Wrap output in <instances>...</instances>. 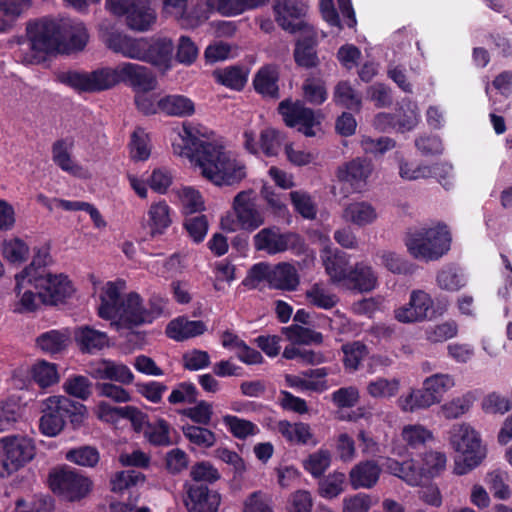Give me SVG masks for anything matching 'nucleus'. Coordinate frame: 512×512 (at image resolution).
Segmentation results:
<instances>
[{"mask_svg": "<svg viewBox=\"0 0 512 512\" xmlns=\"http://www.w3.org/2000/svg\"><path fill=\"white\" fill-rule=\"evenodd\" d=\"M198 131L184 124L172 142L173 152L195 161L202 175L217 186H232L246 177L245 165L237 160L223 145L201 139Z\"/></svg>", "mask_w": 512, "mask_h": 512, "instance_id": "1", "label": "nucleus"}, {"mask_svg": "<svg viewBox=\"0 0 512 512\" xmlns=\"http://www.w3.org/2000/svg\"><path fill=\"white\" fill-rule=\"evenodd\" d=\"M57 82L82 93H98L112 89L119 83L130 86L135 93L150 92L156 89L157 79L147 67L125 62L116 68L101 67L91 72L75 70L59 72Z\"/></svg>", "mask_w": 512, "mask_h": 512, "instance_id": "2", "label": "nucleus"}, {"mask_svg": "<svg viewBox=\"0 0 512 512\" xmlns=\"http://www.w3.org/2000/svg\"><path fill=\"white\" fill-rule=\"evenodd\" d=\"M100 301L98 315L102 319L118 318L117 324L126 329L149 324L143 299L136 292H130L122 298L118 287L108 282L100 295Z\"/></svg>", "mask_w": 512, "mask_h": 512, "instance_id": "3", "label": "nucleus"}, {"mask_svg": "<svg viewBox=\"0 0 512 512\" xmlns=\"http://www.w3.org/2000/svg\"><path fill=\"white\" fill-rule=\"evenodd\" d=\"M86 414L84 404L65 396H50L43 403L39 431L47 437H55L63 431L67 420L73 429H78Z\"/></svg>", "mask_w": 512, "mask_h": 512, "instance_id": "4", "label": "nucleus"}, {"mask_svg": "<svg viewBox=\"0 0 512 512\" xmlns=\"http://www.w3.org/2000/svg\"><path fill=\"white\" fill-rule=\"evenodd\" d=\"M452 242V235L445 223L433 227H421L410 230L405 245L412 257L426 262L437 261L446 255Z\"/></svg>", "mask_w": 512, "mask_h": 512, "instance_id": "5", "label": "nucleus"}, {"mask_svg": "<svg viewBox=\"0 0 512 512\" xmlns=\"http://www.w3.org/2000/svg\"><path fill=\"white\" fill-rule=\"evenodd\" d=\"M450 444L460 454L455 459L454 472L457 475L469 473L486 457L480 435L470 425H454L450 431Z\"/></svg>", "mask_w": 512, "mask_h": 512, "instance_id": "6", "label": "nucleus"}, {"mask_svg": "<svg viewBox=\"0 0 512 512\" xmlns=\"http://www.w3.org/2000/svg\"><path fill=\"white\" fill-rule=\"evenodd\" d=\"M35 456L32 439L11 435L0 439V475H10L30 462Z\"/></svg>", "mask_w": 512, "mask_h": 512, "instance_id": "7", "label": "nucleus"}, {"mask_svg": "<svg viewBox=\"0 0 512 512\" xmlns=\"http://www.w3.org/2000/svg\"><path fill=\"white\" fill-rule=\"evenodd\" d=\"M33 272L26 285L32 286L43 304L58 305L65 303L74 292L72 282L64 274H38Z\"/></svg>", "mask_w": 512, "mask_h": 512, "instance_id": "8", "label": "nucleus"}, {"mask_svg": "<svg viewBox=\"0 0 512 512\" xmlns=\"http://www.w3.org/2000/svg\"><path fill=\"white\" fill-rule=\"evenodd\" d=\"M51 490L68 501L74 502L85 498L92 489L90 478L76 469L63 466L49 474Z\"/></svg>", "mask_w": 512, "mask_h": 512, "instance_id": "9", "label": "nucleus"}, {"mask_svg": "<svg viewBox=\"0 0 512 512\" xmlns=\"http://www.w3.org/2000/svg\"><path fill=\"white\" fill-rule=\"evenodd\" d=\"M32 51L44 55L60 52L64 44L61 25L52 19L43 18L30 22L26 28Z\"/></svg>", "mask_w": 512, "mask_h": 512, "instance_id": "10", "label": "nucleus"}, {"mask_svg": "<svg viewBox=\"0 0 512 512\" xmlns=\"http://www.w3.org/2000/svg\"><path fill=\"white\" fill-rule=\"evenodd\" d=\"M107 9L116 16H125L127 26L147 31L156 21V12L146 0H106Z\"/></svg>", "mask_w": 512, "mask_h": 512, "instance_id": "11", "label": "nucleus"}, {"mask_svg": "<svg viewBox=\"0 0 512 512\" xmlns=\"http://www.w3.org/2000/svg\"><path fill=\"white\" fill-rule=\"evenodd\" d=\"M278 113L282 116L286 126L297 127V130L306 137H314L315 127L321 125L322 114L306 107L301 101L292 102L289 99L279 103Z\"/></svg>", "mask_w": 512, "mask_h": 512, "instance_id": "12", "label": "nucleus"}, {"mask_svg": "<svg viewBox=\"0 0 512 512\" xmlns=\"http://www.w3.org/2000/svg\"><path fill=\"white\" fill-rule=\"evenodd\" d=\"M308 7L301 0H274L276 23L290 34L311 32L313 27L306 20Z\"/></svg>", "mask_w": 512, "mask_h": 512, "instance_id": "13", "label": "nucleus"}, {"mask_svg": "<svg viewBox=\"0 0 512 512\" xmlns=\"http://www.w3.org/2000/svg\"><path fill=\"white\" fill-rule=\"evenodd\" d=\"M446 310V303L434 308L431 296L423 290H413L409 302L395 310V318L401 323H414L431 320Z\"/></svg>", "mask_w": 512, "mask_h": 512, "instance_id": "14", "label": "nucleus"}, {"mask_svg": "<svg viewBox=\"0 0 512 512\" xmlns=\"http://www.w3.org/2000/svg\"><path fill=\"white\" fill-rule=\"evenodd\" d=\"M253 242L257 251H265L269 255L295 249L303 243L299 234L294 232L281 233L280 229L275 226L261 229L253 237Z\"/></svg>", "mask_w": 512, "mask_h": 512, "instance_id": "15", "label": "nucleus"}, {"mask_svg": "<svg viewBox=\"0 0 512 512\" xmlns=\"http://www.w3.org/2000/svg\"><path fill=\"white\" fill-rule=\"evenodd\" d=\"M374 170L371 159L356 157L338 167L336 176L352 192H361L367 186L368 178Z\"/></svg>", "mask_w": 512, "mask_h": 512, "instance_id": "16", "label": "nucleus"}, {"mask_svg": "<svg viewBox=\"0 0 512 512\" xmlns=\"http://www.w3.org/2000/svg\"><path fill=\"white\" fill-rule=\"evenodd\" d=\"M184 504L188 512H217L221 495L205 484L185 483Z\"/></svg>", "mask_w": 512, "mask_h": 512, "instance_id": "17", "label": "nucleus"}, {"mask_svg": "<svg viewBox=\"0 0 512 512\" xmlns=\"http://www.w3.org/2000/svg\"><path fill=\"white\" fill-rule=\"evenodd\" d=\"M252 191H241L233 200V209L235 211L239 226L252 232L259 228L264 223V217L260 211L257 210L256 205L252 199Z\"/></svg>", "mask_w": 512, "mask_h": 512, "instance_id": "18", "label": "nucleus"}, {"mask_svg": "<svg viewBox=\"0 0 512 512\" xmlns=\"http://www.w3.org/2000/svg\"><path fill=\"white\" fill-rule=\"evenodd\" d=\"M144 51L139 60L148 62L158 68L170 67L173 52V42L168 38H158L153 41L145 39Z\"/></svg>", "mask_w": 512, "mask_h": 512, "instance_id": "19", "label": "nucleus"}, {"mask_svg": "<svg viewBox=\"0 0 512 512\" xmlns=\"http://www.w3.org/2000/svg\"><path fill=\"white\" fill-rule=\"evenodd\" d=\"M74 144L75 141L73 137H65L56 140L51 147L52 160L62 171L73 176H79L82 171V166L72 157Z\"/></svg>", "mask_w": 512, "mask_h": 512, "instance_id": "20", "label": "nucleus"}, {"mask_svg": "<svg viewBox=\"0 0 512 512\" xmlns=\"http://www.w3.org/2000/svg\"><path fill=\"white\" fill-rule=\"evenodd\" d=\"M171 208L165 200L154 202L147 211L144 228L148 229L151 237L163 235L171 226Z\"/></svg>", "mask_w": 512, "mask_h": 512, "instance_id": "21", "label": "nucleus"}, {"mask_svg": "<svg viewBox=\"0 0 512 512\" xmlns=\"http://www.w3.org/2000/svg\"><path fill=\"white\" fill-rule=\"evenodd\" d=\"M107 47L115 53L139 60L143 53L145 39H135L118 31L110 32L106 38Z\"/></svg>", "mask_w": 512, "mask_h": 512, "instance_id": "22", "label": "nucleus"}, {"mask_svg": "<svg viewBox=\"0 0 512 512\" xmlns=\"http://www.w3.org/2000/svg\"><path fill=\"white\" fill-rule=\"evenodd\" d=\"M74 340L82 353L93 354L109 346L107 333L96 330L89 325L75 328Z\"/></svg>", "mask_w": 512, "mask_h": 512, "instance_id": "23", "label": "nucleus"}, {"mask_svg": "<svg viewBox=\"0 0 512 512\" xmlns=\"http://www.w3.org/2000/svg\"><path fill=\"white\" fill-rule=\"evenodd\" d=\"M381 468L374 460H364L356 464L349 472V482L352 488L374 487L380 477Z\"/></svg>", "mask_w": 512, "mask_h": 512, "instance_id": "24", "label": "nucleus"}, {"mask_svg": "<svg viewBox=\"0 0 512 512\" xmlns=\"http://www.w3.org/2000/svg\"><path fill=\"white\" fill-rule=\"evenodd\" d=\"M93 376L97 379L115 381L123 385L132 384L134 381V374L127 365L110 359H102L94 368Z\"/></svg>", "mask_w": 512, "mask_h": 512, "instance_id": "25", "label": "nucleus"}, {"mask_svg": "<svg viewBox=\"0 0 512 512\" xmlns=\"http://www.w3.org/2000/svg\"><path fill=\"white\" fill-rule=\"evenodd\" d=\"M206 331V325L201 320H188L178 317L169 322L165 333L168 338L175 341H184L189 338L202 335Z\"/></svg>", "mask_w": 512, "mask_h": 512, "instance_id": "26", "label": "nucleus"}, {"mask_svg": "<svg viewBox=\"0 0 512 512\" xmlns=\"http://www.w3.org/2000/svg\"><path fill=\"white\" fill-rule=\"evenodd\" d=\"M348 288L358 292H370L377 285V276L373 269L363 263H357L343 282Z\"/></svg>", "mask_w": 512, "mask_h": 512, "instance_id": "27", "label": "nucleus"}, {"mask_svg": "<svg viewBox=\"0 0 512 512\" xmlns=\"http://www.w3.org/2000/svg\"><path fill=\"white\" fill-rule=\"evenodd\" d=\"M69 342L70 334L66 329H51L39 334L35 339L37 348L50 355L60 354L65 351Z\"/></svg>", "mask_w": 512, "mask_h": 512, "instance_id": "28", "label": "nucleus"}, {"mask_svg": "<svg viewBox=\"0 0 512 512\" xmlns=\"http://www.w3.org/2000/svg\"><path fill=\"white\" fill-rule=\"evenodd\" d=\"M387 469L392 475L397 476L411 486H418L424 477L423 468L414 459L402 462L389 459L387 461Z\"/></svg>", "mask_w": 512, "mask_h": 512, "instance_id": "29", "label": "nucleus"}, {"mask_svg": "<svg viewBox=\"0 0 512 512\" xmlns=\"http://www.w3.org/2000/svg\"><path fill=\"white\" fill-rule=\"evenodd\" d=\"M159 112L167 116L188 117L194 114V102L184 95H166L158 100Z\"/></svg>", "mask_w": 512, "mask_h": 512, "instance_id": "30", "label": "nucleus"}, {"mask_svg": "<svg viewBox=\"0 0 512 512\" xmlns=\"http://www.w3.org/2000/svg\"><path fill=\"white\" fill-rule=\"evenodd\" d=\"M299 285V276L295 267L289 263L281 262L272 267L270 288L294 291Z\"/></svg>", "mask_w": 512, "mask_h": 512, "instance_id": "31", "label": "nucleus"}, {"mask_svg": "<svg viewBox=\"0 0 512 512\" xmlns=\"http://www.w3.org/2000/svg\"><path fill=\"white\" fill-rule=\"evenodd\" d=\"M279 73L275 67L266 65L258 70L253 79V86L257 93L264 97L279 98Z\"/></svg>", "mask_w": 512, "mask_h": 512, "instance_id": "32", "label": "nucleus"}, {"mask_svg": "<svg viewBox=\"0 0 512 512\" xmlns=\"http://www.w3.org/2000/svg\"><path fill=\"white\" fill-rule=\"evenodd\" d=\"M322 257L326 273L330 276L332 282H344L349 271L352 269L349 267L347 254L340 250H335L334 252L325 250V255Z\"/></svg>", "mask_w": 512, "mask_h": 512, "instance_id": "33", "label": "nucleus"}, {"mask_svg": "<svg viewBox=\"0 0 512 512\" xmlns=\"http://www.w3.org/2000/svg\"><path fill=\"white\" fill-rule=\"evenodd\" d=\"M316 47L317 39L315 35L298 39L293 53L295 63L307 69L316 67L319 63Z\"/></svg>", "mask_w": 512, "mask_h": 512, "instance_id": "34", "label": "nucleus"}, {"mask_svg": "<svg viewBox=\"0 0 512 512\" xmlns=\"http://www.w3.org/2000/svg\"><path fill=\"white\" fill-rule=\"evenodd\" d=\"M277 431L287 442L299 445H307L313 438L310 425L304 422L292 424L288 420H280L277 423Z\"/></svg>", "mask_w": 512, "mask_h": 512, "instance_id": "35", "label": "nucleus"}, {"mask_svg": "<svg viewBox=\"0 0 512 512\" xmlns=\"http://www.w3.org/2000/svg\"><path fill=\"white\" fill-rule=\"evenodd\" d=\"M286 132L268 127L260 132V147L261 152L266 157H276L279 155L281 147H285L288 143Z\"/></svg>", "mask_w": 512, "mask_h": 512, "instance_id": "36", "label": "nucleus"}, {"mask_svg": "<svg viewBox=\"0 0 512 512\" xmlns=\"http://www.w3.org/2000/svg\"><path fill=\"white\" fill-rule=\"evenodd\" d=\"M398 405L404 412H415L420 409H427L436 404L428 390L423 385L422 388L413 389L407 395L398 398Z\"/></svg>", "mask_w": 512, "mask_h": 512, "instance_id": "37", "label": "nucleus"}, {"mask_svg": "<svg viewBox=\"0 0 512 512\" xmlns=\"http://www.w3.org/2000/svg\"><path fill=\"white\" fill-rule=\"evenodd\" d=\"M50 254L47 249H39L35 255L33 256L32 262L28 267L22 270L21 273L15 276L16 281V289L20 291L22 287H24L29 280H31L30 276L33 272H40L39 274H47L49 271L47 270V265L50 262Z\"/></svg>", "mask_w": 512, "mask_h": 512, "instance_id": "38", "label": "nucleus"}, {"mask_svg": "<svg viewBox=\"0 0 512 512\" xmlns=\"http://www.w3.org/2000/svg\"><path fill=\"white\" fill-rule=\"evenodd\" d=\"M333 101L336 105L355 112L360 110L362 104L361 95L348 81L338 82L334 89Z\"/></svg>", "mask_w": 512, "mask_h": 512, "instance_id": "39", "label": "nucleus"}, {"mask_svg": "<svg viewBox=\"0 0 512 512\" xmlns=\"http://www.w3.org/2000/svg\"><path fill=\"white\" fill-rule=\"evenodd\" d=\"M281 332L289 341L296 344L320 345L323 342V335L321 332L298 324L282 327Z\"/></svg>", "mask_w": 512, "mask_h": 512, "instance_id": "40", "label": "nucleus"}, {"mask_svg": "<svg viewBox=\"0 0 512 512\" xmlns=\"http://www.w3.org/2000/svg\"><path fill=\"white\" fill-rule=\"evenodd\" d=\"M31 377L40 388L51 387L59 382L57 365L46 360H40L32 366Z\"/></svg>", "mask_w": 512, "mask_h": 512, "instance_id": "41", "label": "nucleus"}, {"mask_svg": "<svg viewBox=\"0 0 512 512\" xmlns=\"http://www.w3.org/2000/svg\"><path fill=\"white\" fill-rule=\"evenodd\" d=\"M144 437L153 446H170V424L163 418L154 422H147L144 428Z\"/></svg>", "mask_w": 512, "mask_h": 512, "instance_id": "42", "label": "nucleus"}, {"mask_svg": "<svg viewBox=\"0 0 512 512\" xmlns=\"http://www.w3.org/2000/svg\"><path fill=\"white\" fill-rule=\"evenodd\" d=\"M402 438L406 442L410 453L425 449L426 443L433 439L432 432L421 425H407L402 430Z\"/></svg>", "mask_w": 512, "mask_h": 512, "instance_id": "43", "label": "nucleus"}, {"mask_svg": "<svg viewBox=\"0 0 512 512\" xmlns=\"http://www.w3.org/2000/svg\"><path fill=\"white\" fill-rule=\"evenodd\" d=\"M215 76L220 84L227 88L240 91L247 82L248 72L241 66H230L216 71Z\"/></svg>", "mask_w": 512, "mask_h": 512, "instance_id": "44", "label": "nucleus"}, {"mask_svg": "<svg viewBox=\"0 0 512 512\" xmlns=\"http://www.w3.org/2000/svg\"><path fill=\"white\" fill-rule=\"evenodd\" d=\"M65 459L78 466L93 468L100 461V453L96 447L83 445L67 451Z\"/></svg>", "mask_w": 512, "mask_h": 512, "instance_id": "45", "label": "nucleus"}, {"mask_svg": "<svg viewBox=\"0 0 512 512\" xmlns=\"http://www.w3.org/2000/svg\"><path fill=\"white\" fill-rule=\"evenodd\" d=\"M343 352V366L345 370L353 372L359 368L361 361L368 353L367 346L361 341H353L343 344L341 347Z\"/></svg>", "mask_w": 512, "mask_h": 512, "instance_id": "46", "label": "nucleus"}, {"mask_svg": "<svg viewBox=\"0 0 512 512\" xmlns=\"http://www.w3.org/2000/svg\"><path fill=\"white\" fill-rule=\"evenodd\" d=\"M222 422L235 438L241 440H244L249 436H253L259 431L257 425L252 421L230 414L224 415Z\"/></svg>", "mask_w": 512, "mask_h": 512, "instance_id": "47", "label": "nucleus"}, {"mask_svg": "<svg viewBox=\"0 0 512 512\" xmlns=\"http://www.w3.org/2000/svg\"><path fill=\"white\" fill-rule=\"evenodd\" d=\"M192 484H214L221 478L219 470L209 461L194 463L189 472Z\"/></svg>", "mask_w": 512, "mask_h": 512, "instance_id": "48", "label": "nucleus"}, {"mask_svg": "<svg viewBox=\"0 0 512 512\" xmlns=\"http://www.w3.org/2000/svg\"><path fill=\"white\" fill-rule=\"evenodd\" d=\"M260 196L265 200L268 209L275 217L284 219L288 216L289 211L284 194L277 193L274 187L264 184L260 189Z\"/></svg>", "mask_w": 512, "mask_h": 512, "instance_id": "49", "label": "nucleus"}, {"mask_svg": "<svg viewBox=\"0 0 512 512\" xmlns=\"http://www.w3.org/2000/svg\"><path fill=\"white\" fill-rule=\"evenodd\" d=\"M344 216L351 222L364 226L376 219V212L372 205L366 202H355L347 206Z\"/></svg>", "mask_w": 512, "mask_h": 512, "instance_id": "50", "label": "nucleus"}, {"mask_svg": "<svg viewBox=\"0 0 512 512\" xmlns=\"http://www.w3.org/2000/svg\"><path fill=\"white\" fill-rule=\"evenodd\" d=\"M184 436L189 440L190 443L201 447L211 448L216 443V435L213 431L208 428L196 425H184L182 427Z\"/></svg>", "mask_w": 512, "mask_h": 512, "instance_id": "51", "label": "nucleus"}, {"mask_svg": "<svg viewBox=\"0 0 512 512\" xmlns=\"http://www.w3.org/2000/svg\"><path fill=\"white\" fill-rule=\"evenodd\" d=\"M331 454L327 449H319L309 454L304 460L303 467L314 478H320L330 467Z\"/></svg>", "mask_w": 512, "mask_h": 512, "instance_id": "52", "label": "nucleus"}, {"mask_svg": "<svg viewBox=\"0 0 512 512\" xmlns=\"http://www.w3.org/2000/svg\"><path fill=\"white\" fill-rule=\"evenodd\" d=\"M423 385L438 404L442 401L445 393L454 386V379L448 374L439 373L426 378Z\"/></svg>", "mask_w": 512, "mask_h": 512, "instance_id": "53", "label": "nucleus"}, {"mask_svg": "<svg viewBox=\"0 0 512 512\" xmlns=\"http://www.w3.org/2000/svg\"><path fill=\"white\" fill-rule=\"evenodd\" d=\"M346 476L342 472H333L319 481V495L326 499H333L344 491Z\"/></svg>", "mask_w": 512, "mask_h": 512, "instance_id": "54", "label": "nucleus"}, {"mask_svg": "<svg viewBox=\"0 0 512 512\" xmlns=\"http://www.w3.org/2000/svg\"><path fill=\"white\" fill-rule=\"evenodd\" d=\"M400 381L396 378L378 377L367 385V393L373 398H392L399 392Z\"/></svg>", "mask_w": 512, "mask_h": 512, "instance_id": "55", "label": "nucleus"}, {"mask_svg": "<svg viewBox=\"0 0 512 512\" xmlns=\"http://www.w3.org/2000/svg\"><path fill=\"white\" fill-rule=\"evenodd\" d=\"M199 391L196 385L190 381L178 383L168 396V402L172 405L194 404L197 402Z\"/></svg>", "mask_w": 512, "mask_h": 512, "instance_id": "56", "label": "nucleus"}, {"mask_svg": "<svg viewBox=\"0 0 512 512\" xmlns=\"http://www.w3.org/2000/svg\"><path fill=\"white\" fill-rule=\"evenodd\" d=\"M384 123L397 126L402 132L410 131L416 126L417 117L413 111H410L409 114L403 113L398 115L379 113L375 118V125L380 127Z\"/></svg>", "mask_w": 512, "mask_h": 512, "instance_id": "57", "label": "nucleus"}, {"mask_svg": "<svg viewBox=\"0 0 512 512\" xmlns=\"http://www.w3.org/2000/svg\"><path fill=\"white\" fill-rule=\"evenodd\" d=\"M20 418L21 408L16 401L11 399L0 401V432L14 428Z\"/></svg>", "mask_w": 512, "mask_h": 512, "instance_id": "58", "label": "nucleus"}, {"mask_svg": "<svg viewBox=\"0 0 512 512\" xmlns=\"http://www.w3.org/2000/svg\"><path fill=\"white\" fill-rule=\"evenodd\" d=\"M63 388L68 395L81 400H87L92 394V383L88 377L83 375L69 377L65 381Z\"/></svg>", "mask_w": 512, "mask_h": 512, "instance_id": "59", "label": "nucleus"}, {"mask_svg": "<svg viewBox=\"0 0 512 512\" xmlns=\"http://www.w3.org/2000/svg\"><path fill=\"white\" fill-rule=\"evenodd\" d=\"M446 467V455L438 451L423 453L422 465L424 477L438 476Z\"/></svg>", "mask_w": 512, "mask_h": 512, "instance_id": "60", "label": "nucleus"}, {"mask_svg": "<svg viewBox=\"0 0 512 512\" xmlns=\"http://www.w3.org/2000/svg\"><path fill=\"white\" fill-rule=\"evenodd\" d=\"M482 409L490 414H504L512 409V394L504 396L500 393L492 392L482 400Z\"/></svg>", "mask_w": 512, "mask_h": 512, "instance_id": "61", "label": "nucleus"}, {"mask_svg": "<svg viewBox=\"0 0 512 512\" xmlns=\"http://www.w3.org/2000/svg\"><path fill=\"white\" fill-rule=\"evenodd\" d=\"M383 265L394 274L412 275L416 265L394 252H385L382 255Z\"/></svg>", "mask_w": 512, "mask_h": 512, "instance_id": "62", "label": "nucleus"}, {"mask_svg": "<svg viewBox=\"0 0 512 512\" xmlns=\"http://www.w3.org/2000/svg\"><path fill=\"white\" fill-rule=\"evenodd\" d=\"M145 481V475L136 470H124L115 473L110 484L113 492H122L139 482Z\"/></svg>", "mask_w": 512, "mask_h": 512, "instance_id": "63", "label": "nucleus"}, {"mask_svg": "<svg viewBox=\"0 0 512 512\" xmlns=\"http://www.w3.org/2000/svg\"><path fill=\"white\" fill-rule=\"evenodd\" d=\"M130 154L135 161H145L150 157L148 137L141 128H137L131 135Z\"/></svg>", "mask_w": 512, "mask_h": 512, "instance_id": "64", "label": "nucleus"}]
</instances>
